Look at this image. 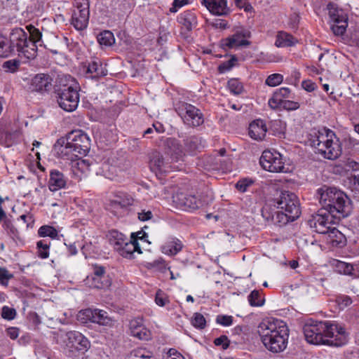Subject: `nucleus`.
I'll return each mask as SVG.
<instances>
[{"label": "nucleus", "instance_id": "63", "mask_svg": "<svg viewBox=\"0 0 359 359\" xmlns=\"http://www.w3.org/2000/svg\"><path fill=\"white\" fill-rule=\"evenodd\" d=\"M236 5L240 8H243L245 11H250L252 7L246 0H233Z\"/></svg>", "mask_w": 359, "mask_h": 359}, {"label": "nucleus", "instance_id": "26", "mask_svg": "<svg viewBox=\"0 0 359 359\" xmlns=\"http://www.w3.org/2000/svg\"><path fill=\"white\" fill-rule=\"evenodd\" d=\"M66 178L63 173L57 170H53L50 173V180L48 182L49 189L52 191H55L60 189L64 188L66 185Z\"/></svg>", "mask_w": 359, "mask_h": 359}, {"label": "nucleus", "instance_id": "48", "mask_svg": "<svg viewBox=\"0 0 359 359\" xmlns=\"http://www.w3.org/2000/svg\"><path fill=\"white\" fill-rule=\"evenodd\" d=\"M283 80V76L280 74H273L269 75L266 79V84L269 86H276Z\"/></svg>", "mask_w": 359, "mask_h": 359}, {"label": "nucleus", "instance_id": "16", "mask_svg": "<svg viewBox=\"0 0 359 359\" xmlns=\"http://www.w3.org/2000/svg\"><path fill=\"white\" fill-rule=\"evenodd\" d=\"M174 201L183 210L192 211L201 205V201L196 195L178 193L174 196Z\"/></svg>", "mask_w": 359, "mask_h": 359}, {"label": "nucleus", "instance_id": "9", "mask_svg": "<svg viewBox=\"0 0 359 359\" xmlns=\"http://www.w3.org/2000/svg\"><path fill=\"white\" fill-rule=\"evenodd\" d=\"M90 9L88 0H74L71 24L76 30L85 29L89 22Z\"/></svg>", "mask_w": 359, "mask_h": 359}, {"label": "nucleus", "instance_id": "27", "mask_svg": "<svg viewBox=\"0 0 359 359\" xmlns=\"http://www.w3.org/2000/svg\"><path fill=\"white\" fill-rule=\"evenodd\" d=\"M120 255L127 259L133 258V255L135 252H137L138 253H142L140 247L139 243L136 240L130 241L128 239L127 242H126L117 251Z\"/></svg>", "mask_w": 359, "mask_h": 359}, {"label": "nucleus", "instance_id": "10", "mask_svg": "<svg viewBox=\"0 0 359 359\" xmlns=\"http://www.w3.org/2000/svg\"><path fill=\"white\" fill-rule=\"evenodd\" d=\"M335 217L326 210L321 208L318 212L313 214L308 220V224L314 231L325 234L334 224Z\"/></svg>", "mask_w": 359, "mask_h": 359}, {"label": "nucleus", "instance_id": "18", "mask_svg": "<svg viewBox=\"0 0 359 359\" xmlns=\"http://www.w3.org/2000/svg\"><path fill=\"white\" fill-rule=\"evenodd\" d=\"M29 32L28 44L29 47L25 50V57L27 59H34L37 54V46L36 43L41 39L40 31L32 25L27 26Z\"/></svg>", "mask_w": 359, "mask_h": 359}, {"label": "nucleus", "instance_id": "32", "mask_svg": "<svg viewBox=\"0 0 359 359\" xmlns=\"http://www.w3.org/2000/svg\"><path fill=\"white\" fill-rule=\"evenodd\" d=\"M183 245L180 240L176 238H170L161 247L163 253L168 255H175L182 249Z\"/></svg>", "mask_w": 359, "mask_h": 359}, {"label": "nucleus", "instance_id": "53", "mask_svg": "<svg viewBox=\"0 0 359 359\" xmlns=\"http://www.w3.org/2000/svg\"><path fill=\"white\" fill-rule=\"evenodd\" d=\"M351 191L354 198L359 201V175H353L351 179Z\"/></svg>", "mask_w": 359, "mask_h": 359}, {"label": "nucleus", "instance_id": "1", "mask_svg": "<svg viewBox=\"0 0 359 359\" xmlns=\"http://www.w3.org/2000/svg\"><path fill=\"white\" fill-rule=\"evenodd\" d=\"M306 340L314 345L341 346L347 342L344 327L328 322L306 323L303 327Z\"/></svg>", "mask_w": 359, "mask_h": 359}, {"label": "nucleus", "instance_id": "57", "mask_svg": "<svg viewBox=\"0 0 359 359\" xmlns=\"http://www.w3.org/2000/svg\"><path fill=\"white\" fill-rule=\"evenodd\" d=\"M230 341L226 335H222L214 340L215 346H222L223 349H226L229 346Z\"/></svg>", "mask_w": 359, "mask_h": 359}, {"label": "nucleus", "instance_id": "21", "mask_svg": "<svg viewBox=\"0 0 359 359\" xmlns=\"http://www.w3.org/2000/svg\"><path fill=\"white\" fill-rule=\"evenodd\" d=\"M150 168L154 171L168 172L170 169H178L177 166H172L163 157V154L158 151L152 153L150 158Z\"/></svg>", "mask_w": 359, "mask_h": 359}, {"label": "nucleus", "instance_id": "25", "mask_svg": "<svg viewBox=\"0 0 359 359\" xmlns=\"http://www.w3.org/2000/svg\"><path fill=\"white\" fill-rule=\"evenodd\" d=\"M266 131V126L262 120H256L250 124L249 135L254 140H262Z\"/></svg>", "mask_w": 359, "mask_h": 359}, {"label": "nucleus", "instance_id": "12", "mask_svg": "<svg viewBox=\"0 0 359 359\" xmlns=\"http://www.w3.org/2000/svg\"><path fill=\"white\" fill-rule=\"evenodd\" d=\"M65 343L72 352L75 351L86 352L90 347L89 340L77 331L67 332L65 334Z\"/></svg>", "mask_w": 359, "mask_h": 359}, {"label": "nucleus", "instance_id": "45", "mask_svg": "<svg viewBox=\"0 0 359 359\" xmlns=\"http://www.w3.org/2000/svg\"><path fill=\"white\" fill-rule=\"evenodd\" d=\"M228 88L235 95L241 94L243 90L242 83L236 79H231L228 81Z\"/></svg>", "mask_w": 359, "mask_h": 359}, {"label": "nucleus", "instance_id": "29", "mask_svg": "<svg viewBox=\"0 0 359 359\" xmlns=\"http://www.w3.org/2000/svg\"><path fill=\"white\" fill-rule=\"evenodd\" d=\"M178 21L187 31H191L197 25L196 13L191 11L182 13L178 17Z\"/></svg>", "mask_w": 359, "mask_h": 359}, {"label": "nucleus", "instance_id": "19", "mask_svg": "<svg viewBox=\"0 0 359 359\" xmlns=\"http://www.w3.org/2000/svg\"><path fill=\"white\" fill-rule=\"evenodd\" d=\"M130 334L140 340H148L151 338L150 331L143 325L142 319L137 318L130 321Z\"/></svg>", "mask_w": 359, "mask_h": 359}, {"label": "nucleus", "instance_id": "17", "mask_svg": "<svg viewBox=\"0 0 359 359\" xmlns=\"http://www.w3.org/2000/svg\"><path fill=\"white\" fill-rule=\"evenodd\" d=\"M52 88V79L48 74H38L32 79L29 84L31 91L44 93L49 91Z\"/></svg>", "mask_w": 359, "mask_h": 359}, {"label": "nucleus", "instance_id": "20", "mask_svg": "<svg viewBox=\"0 0 359 359\" xmlns=\"http://www.w3.org/2000/svg\"><path fill=\"white\" fill-rule=\"evenodd\" d=\"M80 315L85 316L86 320L102 325H107L111 322L106 311L99 309H86L80 312Z\"/></svg>", "mask_w": 359, "mask_h": 359}, {"label": "nucleus", "instance_id": "23", "mask_svg": "<svg viewBox=\"0 0 359 359\" xmlns=\"http://www.w3.org/2000/svg\"><path fill=\"white\" fill-rule=\"evenodd\" d=\"M202 4L212 14L226 15L228 12L226 0H202Z\"/></svg>", "mask_w": 359, "mask_h": 359}, {"label": "nucleus", "instance_id": "34", "mask_svg": "<svg viewBox=\"0 0 359 359\" xmlns=\"http://www.w3.org/2000/svg\"><path fill=\"white\" fill-rule=\"evenodd\" d=\"M108 238L110 244L116 251L121 249V246L128 241L125 235L116 230L110 231L108 233Z\"/></svg>", "mask_w": 359, "mask_h": 359}, {"label": "nucleus", "instance_id": "14", "mask_svg": "<svg viewBox=\"0 0 359 359\" xmlns=\"http://www.w3.org/2000/svg\"><path fill=\"white\" fill-rule=\"evenodd\" d=\"M165 153L170 156L171 163L184 162L186 156V150L180 140L168 137L164 142Z\"/></svg>", "mask_w": 359, "mask_h": 359}, {"label": "nucleus", "instance_id": "62", "mask_svg": "<svg viewBox=\"0 0 359 359\" xmlns=\"http://www.w3.org/2000/svg\"><path fill=\"white\" fill-rule=\"evenodd\" d=\"M153 217V214L150 210H143L138 213V219L140 221L145 222L151 219Z\"/></svg>", "mask_w": 359, "mask_h": 359}, {"label": "nucleus", "instance_id": "60", "mask_svg": "<svg viewBox=\"0 0 359 359\" xmlns=\"http://www.w3.org/2000/svg\"><path fill=\"white\" fill-rule=\"evenodd\" d=\"M164 359H184V358L175 348H170Z\"/></svg>", "mask_w": 359, "mask_h": 359}, {"label": "nucleus", "instance_id": "11", "mask_svg": "<svg viewBox=\"0 0 359 359\" xmlns=\"http://www.w3.org/2000/svg\"><path fill=\"white\" fill-rule=\"evenodd\" d=\"M177 111L184 123L190 127L199 126L204 121L203 115L201 110L191 104L187 102L180 103L177 109Z\"/></svg>", "mask_w": 359, "mask_h": 359}, {"label": "nucleus", "instance_id": "61", "mask_svg": "<svg viewBox=\"0 0 359 359\" xmlns=\"http://www.w3.org/2000/svg\"><path fill=\"white\" fill-rule=\"evenodd\" d=\"M189 0H174L172 7L170 8L171 13H175L177 10L188 3Z\"/></svg>", "mask_w": 359, "mask_h": 359}, {"label": "nucleus", "instance_id": "2", "mask_svg": "<svg viewBox=\"0 0 359 359\" xmlns=\"http://www.w3.org/2000/svg\"><path fill=\"white\" fill-rule=\"evenodd\" d=\"M317 194L322 208L337 219L346 217L352 212L353 204L351 199L336 187L323 186L318 189Z\"/></svg>", "mask_w": 359, "mask_h": 359}, {"label": "nucleus", "instance_id": "15", "mask_svg": "<svg viewBox=\"0 0 359 359\" xmlns=\"http://www.w3.org/2000/svg\"><path fill=\"white\" fill-rule=\"evenodd\" d=\"M250 36L249 31L242 29L236 32L233 34L224 39L222 41V45L224 48H237L240 46H248L250 42L247 40Z\"/></svg>", "mask_w": 359, "mask_h": 359}, {"label": "nucleus", "instance_id": "50", "mask_svg": "<svg viewBox=\"0 0 359 359\" xmlns=\"http://www.w3.org/2000/svg\"><path fill=\"white\" fill-rule=\"evenodd\" d=\"M283 100H284L280 98V95L274 93L272 97L269 100V105L273 109L282 108Z\"/></svg>", "mask_w": 359, "mask_h": 359}, {"label": "nucleus", "instance_id": "28", "mask_svg": "<svg viewBox=\"0 0 359 359\" xmlns=\"http://www.w3.org/2000/svg\"><path fill=\"white\" fill-rule=\"evenodd\" d=\"M186 152L189 154H194L204 147L203 140L201 137L193 135L184 140Z\"/></svg>", "mask_w": 359, "mask_h": 359}, {"label": "nucleus", "instance_id": "40", "mask_svg": "<svg viewBox=\"0 0 359 359\" xmlns=\"http://www.w3.org/2000/svg\"><path fill=\"white\" fill-rule=\"evenodd\" d=\"M147 267L149 269H155L161 273H165L167 269L170 270V267L168 266L163 258H158L152 262L147 263Z\"/></svg>", "mask_w": 359, "mask_h": 359}, {"label": "nucleus", "instance_id": "64", "mask_svg": "<svg viewBox=\"0 0 359 359\" xmlns=\"http://www.w3.org/2000/svg\"><path fill=\"white\" fill-rule=\"evenodd\" d=\"M155 302L157 305L160 306H163L165 305L167 302V299L164 297V294L161 291H158L156 294Z\"/></svg>", "mask_w": 359, "mask_h": 359}, {"label": "nucleus", "instance_id": "58", "mask_svg": "<svg viewBox=\"0 0 359 359\" xmlns=\"http://www.w3.org/2000/svg\"><path fill=\"white\" fill-rule=\"evenodd\" d=\"M290 221L292 222L293 220H292V219L288 217L287 212L282 210L276 213V222L285 224L289 222Z\"/></svg>", "mask_w": 359, "mask_h": 359}, {"label": "nucleus", "instance_id": "39", "mask_svg": "<svg viewBox=\"0 0 359 359\" xmlns=\"http://www.w3.org/2000/svg\"><path fill=\"white\" fill-rule=\"evenodd\" d=\"M248 302L252 306H262L264 304V299L259 291L254 290L249 294Z\"/></svg>", "mask_w": 359, "mask_h": 359}, {"label": "nucleus", "instance_id": "30", "mask_svg": "<svg viewBox=\"0 0 359 359\" xmlns=\"http://www.w3.org/2000/svg\"><path fill=\"white\" fill-rule=\"evenodd\" d=\"M72 161V170L78 178H81V174H85L90 170V163L87 161L77 157L69 159Z\"/></svg>", "mask_w": 359, "mask_h": 359}, {"label": "nucleus", "instance_id": "55", "mask_svg": "<svg viewBox=\"0 0 359 359\" xmlns=\"http://www.w3.org/2000/svg\"><path fill=\"white\" fill-rule=\"evenodd\" d=\"M253 184V181L249 179H243L236 184V188L241 192H245L247 189Z\"/></svg>", "mask_w": 359, "mask_h": 359}, {"label": "nucleus", "instance_id": "46", "mask_svg": "<svg viewBox=\"0 0 359 359\" xmlns=\"http://www.w3.org/2000/svg\"><path fill=\"white\" fill-rule=\"evenodd\" d=\"M335 302L338 305L339 309L343 310L350 306L353 301L352 299L346 294H339L336 297Z\"/></svg>", "mask_w": 359, "mask_h": 359}, {"label": "nucleus", "instance_id": "36", "mask_svg": "<svg viewBox=\"0 0 359 359\" xmlns=\"http://www.w3.org/2000/svg\"><path fill=\"white\" fill-rule=\"evenodd\" d=\"M97 39L100 46H111L115 42L113 33L108 30L100 33Z\"/></svg>", "mask_w": 359, "mask_h": 359}, {"label": "nucleus", "instance_id": "51", "mask_svg": "<svg viewBox=\"0 0 359 359\" xmlns=\"http://www.w3.org/2000/svg\"><path fill=\"white\" fill-rule=\"evenodd\" d=\"M13 275L6 268L0 267V283L4 286H7L8 280L13 278Z\"/></svg>", "mask_w": 359, "mask_h": 359}, {"label": "nucleus", "instance_id": "35", "mask_svg": "<svg viewBox=\"0 0 359 359\" xmlns=\"http://www.w3.org/2000/svg\"><path fill=\"white\" fill-rule=\"evenodd\" d=\"M93 275L94 276L92 278L93 281V286L97 288H102L104 287H108L109 283L106 282L103 283L100 280L104 278L105 274L104 267L98 265H93Z\"/></svg>", "mask_w": 359, "mask_h": 359}, {"label": "nucleus", "instance_id": "54", "mask_svg": "<svg viewBox=\"0 0 359 359\" xmlns=\"http://www.w3.org/2000/svg\"><path fill=\"white\" fill-rule=\"evenodd\" d=\"M216 323L223 326H230L233 323V317L227 315H218L216 318Z\"/></svg>", "mask_w": 359, "mask_h": 359}, {"label": "nucleus", "instance_id": "22", "mask_svg": "<svg viewBox=\"0 0 359 359\" xmlns=\"http://www.w3.org/2000/svg\"><path fill=\"white\" fill-rule=\"evenodd\" d=\"M85 74L87 78L97 80L106 76L107 70L100 60H96L89 62L85 69Z\"/></svg>", "mask_w": 359, "mask_h": 359}, {"label": "nucleus", "instance_id": "13", "mask_svg": "<svg viewBox=\"0 0 359 359\" xmlns=\"http://www.w3.org/2000/svg\"><path fill=\"white\" fill-rule=\"evenodd\" d=\"M11 53L16 48L18 55L25 57V50L28 48V34L20 27H15L12 29L10 34V45Z\"/></svg>", "mask_w": 359, "mask_h": 359}, {"label": "nucleus", "instance_id": "37", "mask_svg": "<svg viewBox=\"0 0 359 359\" xmlns=\"http://www.w3.org/2000/svg\"><path fill=\"white\" fill-rule=\"evenodd\" d=\"M333 264L339 273L349 276L353 274L354 269L352 264L339 260H334Z\"/></svg>", "mask_w": 359, "mask_h": 359}, {"label": "nucleus", "instance_id": "56", "mask_svg": "<svg viewBox=\"0 0 359 359\" xmlns=\"http://www.w3.org/2000/svg\"><path fill=\"white\" fill-rule=\"evenodd\" d=\"M236 62L237 58L235 56H233L227 62H224L219 66V72H224L226 71L230 70L235 65Z\"/></svg>", "mask_w": 359, "mask_h": 359}, {"label": "nucleus", "instance_id": "49", "mask_svg": "<svg viewBox=\"0 0 359 359\" xmlns=\"http://www.w3.org/2000/svg\"><path fill=\"white\" fill-rule=\"evenodd\" d=\"M19 67L20 61L16 59L6 61L3 64V68L11 73L17 72L19 69Z\"/></svg>", "mask_w": 359, "mask_h": 359}, {"label": "nucleus", "instance_id": "8", "mask_svg": "<svg viewBox=\"0 0 359 359\" xmlns=\"http://www.w3.org/2000/svg\"><path fill=\"white\" fill-rule=\"evenodd\" d=\"M259 163L262 168L271 172H288L289 167L285 165L283 156L277 151L265 150L259 159Z\"/></svg>", "mask_w": 359, "mask_h": 359}, {"label": "nucleus", "instance_id": "59", "mask_svg": "<svg viewBox=\"0 0 359 359\" xmlns=\"http://www.w3.org/2000/svg\"><path fill=\"white\" fill-rule=\"evenodd\" d=\"M299 104L297 102L284 100L282 109L286 110H296L299 108Z\"/></svg>", "mask_w": 359, "mask_h": 359}, {"label": "nucleus", "instance_id": "44", "mask_svg": "<svg viewBox=\"0 0 359 359\" xmlns=\"http://www.w3.org/2000/svg\"><path fill=\"white\" fill-rule=\"evenodd\" d=\"M192 325L198 329H204L206 326V320L203 314L195 313L191 319Z\"/></svg>", "mask_w": 359, "mask_h": 359}, {"label": "nucleus", "instance_id": "24", "mask_svg": "<svg viewBox=\"0 0 359 359\" xmlns=\"http://www.w3.org/2000/svg\"><path fill=\"white\" fill-rule=\"evenodd\" d=\"M325 234H327L326 241L333 247L341 248L345 245L346 239L345 236L339 231L335 226H332L329 231Z\"/></svg>", "mask_w": 359, "mask_h": 359}, {"label": "nucleus", "instance_id": "52", "mask_svg": "<svg viewBox=\"0 0 359 359\" xmlns=\"http://www.w3.org/2000/svg\"><path fill=\"white\" fill-rule=\"evenodd\" d=\"M16 316V311L15 309L10 308L7 306H3L1 309V316L6 320H13Z\"/></svg>", "mask_w": 359, "mask_h": 359}, {"label": "nucleus", "instance_id": "4", "mask_svg": "<svg viewBox=\"0 0 359 359\" xmlns=\"http://www.w3.org/2000/svg\"><path fill=\"white\" fill-rule=\"evenodd\" d=\"M55 147L62 158L73 159L86 156L90 148V140L82 130H72L65 137L59 139Z\"/></svg>", "mask_w": 359, "mask_h": 359}, {"label": "nucleus", "instance_id": "41", "mask_svg": "<svg viewBox=\"0 0 359 359\" xmlns=\"http://www.w3.org/2000/svg\"><path fill=\"white\" fill-rule=\"evenodd\" d=\"M38 233L41 237L49 236L52 238H55L57 235V231L53 226L44 225L39 228Z\"/></svg>", "mask_w": 359, "mask_h": 359}, {"label": "nucleus", "instance_id": "5", "mask_svg": "<svg viewBox=\"0 0 359 359\" xmlns=\"http://www.w3.org/2000/svg\"><path fill=\"white\" fill-rule=\"evenodd\" d=\"M312 144L319 154L330 160L337 159L341 154L339 139L330 129L323 128L318 131L315 139L312 140Z\"/></svg>", "mask_w": 359, "mask_h": 359}, {"label": "nucleus", "instance_id": "42", "mask_svg": "<svg viewBox=\"0 0 359 359\" xmlns=\"http://www.w3.org/2000/svg\"><path fill=\"white\" fill-rule=\"evenodd\" d=\"M38 256L41 259H46L49 256V244L46 241H39L36 243Z\"/></svg>", "mask_w": 359, "mask_h": 359}, {"label": "nucleus", "instance_id": "43", "mask_svg": "<svg viewBox=\"0 0 359 359\" xmlns=\"http://www.w3.org/2000/svg\"><path fill=\"white\" fill-rule=\"evenodd\" d=\"M11 53V47L8 44L7 39L0 34V57H6Z\"/></svg>", "mask_w": 359, "mask_h": 359}, {"label": "nucleus", "instance_id": "3", "mask_svg": "<svg viewBox=\"0 0 359 359\" xmlns=\"http://www.w3.org/2000/svg\"><path fill=\"white\" fill-rule=\"evenodd\" d=\"M257 332L264 346L269 351L280 353L286 348L289 330L283 321H263L259 324Z\"/></svg>", "mask_w": 359, "mask_h": 359}, {"label": "nucleus", "instance_id": "33", "mask_svg": "<svg viewBox=\"0 0 359 359\" xmlns=\"http://www.w3.org/2000/svg\"><path fill=\"white\" fill-rule=\"evenodd\" d=\"M133 198L127 194H120L115 196L114 199L111 201L110 205L112 208H126L133 203Z\"/></svg>", "mask_w": 359, "mask_h": 359}, {"label": "nucleus", "instance_id": "6", "mask_svg": "<svg viewBox=\"0 0 359 359\" xmlns=\"http://www.w3.org/2000/svg\"><path fill=\"white\" fill-rule=\"evenodd\" d=\"M57 102L63 110L72 112L78 107L79 102V87L72 80L63 83L61 79L55 88Z\"/></svg>", "mask_w": 359, "mask_h": 359}, {"label": "nucleus", "instance_id": "7", "mask_svg": "<svg viewBox=\"0 0 359 359\" xmlns=\"http://www.w3.org/2000/svg\"><path fill=\"white\" fill-rule=\"evenodd\" d=\"M274 202L278 208L287 212L292 220H295L301 215V210L298 197L292 192L282 191L279 197L275 198Z\"/></svg>", "mask_w": 359, "mask_h": 359}, {"label": "nucleus", "instance_id": "31", "mask_svg": "<svg viewBox=\"0 0 359 359\" xmlns=\"http://www.w3.org/2000/svg\"><path fill=\"white\" fill-rule=\"evenodd\" d=\"M297 41V39L292 34L284 31H279L276 35L275 46L278 48L290 47L294 46Z\"/></svg>", "mask_w": 359, "mask_h": 359}, {"label": "nucleus", "instance_id": "47", "mask_svg": "<svg viewBox=\"0 0 359 359\" xmlns=\"http://www.w3.org/2000/svg\"><path fill=\"white\" fill-rule=\"evenodd\" d=\"M347 20H340L339 24L334 23L331 26V29L335 35L340 36L345 32L348 25Z\"/></svg>", "mask_w": 359, "mask_h": 359}, {"label": "nucleus", "instance_id": "38", "mask_svg": "<svg viewBox=\"0 0 359 359\" xmlns=\"http://www.w3.org/2000/svg\"><path fill=\"white\" fill-rule=\"evenodd\" d=\"M330 4L328 5L329 8V15L330 20L337 24H339L340 20H348L346 15L344 14L342 10H339L337 8L330 7Z\"/></svg>", "mask_w": 359, "mask_h": 359}]
</instances>
